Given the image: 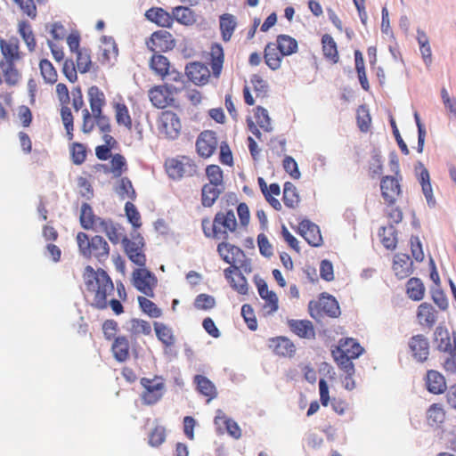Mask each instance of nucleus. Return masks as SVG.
Here are the masks:
<instances>
[{
  "label": "nucleus",
  "instance_id": "1",
  "mask_svg": "<svg viewBox=\"0 0 456 456\" xmlns=\"http://www.w3.org/2000/svg\"><path fill=\"white\" fill-rule=\"evenodd\" d=\"M86 296L90 305L96 309H106L108 297L114 293V284L108 273L99 268L94 270L91 265L86 266L83 273Z\"/></svg>",
  "mask_w": 456,
  "mask_h": 456
},
{
  "label": "nucleus",
  "instance_id": "2",
  "mask_svg": "<svg viewBox=\"0 0 456 456\" xmlns=\"http://www.w3.org/2000/svg\"><path fill=\"white\" fill-rule=\"evenodd\" d=\"M0 50L4 59L0 62L3 81L4 80L9 86H15L21 78V74L15 66V62L21 59L18 38L11 37L8 40L1 38Z\"/></svg>",
  "mask_w": 456,
  "mask_h": 456
},
{
  "label": "nucleus",
  "instance_id": "3",
  "mask_svg": "<svg viewBox=\"0 0 456 456\" xmlns=\"http://www.w3.org/2000/svg\"><path fill=\"white\" fill-rule=\"evenodd\" d=\"M77 243L81 256L87 259H96L104 263L110 256V248L108 241L101 235L91 238L83 232L77 234Z\"/></svg>",
  "mask_w": 456,
  "mask_h": 456
},
{
  "label": "nucleus",
  "instance_id": "4",
  "mask_svg": "<svg viewBox=\"0 0 456 456\" xmlns=\"http://www.w3.org/2000/svg\"><path fill=\"white\" fill-rule=\"evenodd\" d=\"M200 62L191 61L186 64L184 69V80H183V89L185 95L193 106L200 103Z\"/></svg>",
  "mask_w": 456,
  "mask_h": 456
},
{
  "label": "nucleus",
  "instance_id": "5",
  "mask_svg": "<svg viewBox=\"0 0 456 456\" xmlns=\"http://www.w3.org/2000/svg\"><path fill=\"white\" fill-rule=\"evenodd\" d=\"M140 384L142 387L140 397L143 404H156L163 397L166 390V385L161 377L155 376L152 379L142 378Z\"/></svg>",
  "mask_w": 456,
  "mask_h": 456
},
{
  "label": "nucleus",
  "instance_id": "6",
  "mask_svg": "<svg viewBox=\"0 0 456 456\" xmlns=\"http://www.w3.org/2000/svg\"><path fill=\"white\" fill-rule=\"evenodd\" d=\"M159 135L167 140L176 139L182 129L179 117L171 110H164L157 119Z\"/></svg>",
  "mask_w": 456,
  "mask_h": 456
},
{
  "label": "nucleus",
  "instance_id": "7",
  "mask_svg": "<svg viewBox=\"0 0 456 456\" xmlns=\"http://www.w3.org/2000/svg\"><path fill=\"white\" fill-rule=\"evenodd\" d=\"M309 314L312 318L318 319L326 314L329 317L336 318L340 314V308L336 298L330 295H322L319 301H310L308 304Z\"/></svg>",
  "mask_w": 456,
  "mask_h": 456
},
{
  "label": "nucleus",
  "instance_id": "8",
  "mask_svg": "<svg viewBox=\"0 0 456 456\" xmlns=\"http://www.w3.org/2000/svg\"><path fill=\"white\" fill-rule=\"evenodd\" d=\"M122 244L128 259L139 267H144L146 255L144 253L145 243L143 238L140 234L134 236L132 239L125 237L122 240Z\"/></svg>",
  "mask_w": 456,
  "mask_h": 456
},
{
  "label": "nucleus",
  "instance_id": "9",
  "mask_svg": "<svg viewBox=\"0 0 456 456\" xmlns=\"http://www.w3.org/2000/svg\"><path fill=\"white\" fill-rule=\"evenodd\" d=\"M165 166L168 175L174 179L191 176L197 171L196 164L186 156L167 159Z\"/></svg>",
  "mask_w": 456,
  "mask_h": 456
},
{
  "label": "nucleus",
  "instance_id": "10",
  "mask_svg": "<svg viewBox=\"0 0 456 456\" xmlns=\"http://www.w3.org/2000/svg\"><path fill=\"white\" fill-rule=\"evenodd\" d=\"M132 282L135 289L149 297H154V289L157 287V277L151 271L140 267L132 273Z\"/></svg>",
  "mask_w": 456,
  "mask_h": 456
},
{
  "label": "nucleus",
  "instance_id": "11",
  "mask_svg": "<svg viewBox=\"0 0 456 456\" xmlns=\"http://www.w3.org/2000/svg\"><path fill=\"white\" fill-rule=\"evenodd\" d=\"M228 229L231 232H234L237 227V221L235 218L234 212L232 210L227 211L225 214L217 213L212 224V236L215 238L227 239L228 235L226 231H222L221 228Z\"/></svg>",
  "mask_w": 456,
  "mask_h": 456
},
{
  "label": "nucleus",
  "instance_id": "12",
  "mask_svg": "<svg viewBox=\"0 0 456 456\" xmlns=\"http://www.w3.org/2000/svg\"><path fill=\"white\" fill-rule=\"evenodd\" d=\"M175 92L176 90L172 86H155L149 90V98L153 106L164 109L173 104Z\"/></svg>",
  "mask_w": 456,
  "mask_h": 456
},
{
  "label": "nucleus",
  "instance_id": "13",
  "mask_svg": "<svg viewBox=\"0 0 456 456\" xmlns=\"http://www.w3.org/2000/svg\"><path fill=\"white\" fill-rule=\"evenodd\" d=\"M154 330L158 339L162 343L164 353L168 355H175L176 338L172 328L163 322H154Z\"/></svg>",
  "mask_w": 456,
  "mask_h": 456
},
{
  "label": "nucleus",
  "instance_id": "14",
  "mask_svg": "<svg viewBox=\"0 0 456 456\" xmlns=\"http://www.w3.org/2000/svg\"><path fill=\"white\" fill-rule=\"evenodd\" d=\"M415 175L421 185L422 192L426 198L429 208H435L436 200L433 195V189L430 183V175L428 170L425 167L421 161L415 164Z\"/></svg>",
  "mask_w": 456,
  "mask_h": 456
},
{
  "label": "nucleus",
  "instance_id": "15",
  "mask_svg": "<svg viewBox=\"0 0 456 456\" xmlns=\"http://www.w3.org/2000/svg\"><path fill=\"white\" fill-rule=\"evenodd\" d=\"M147 46L153 53H161L172 50L175 46V41L172 35L165 30L154 32L149 41Z\"/></svg>",
  "mask_w": 456,
  "mask_h": 456
},
{
  "label": "nucleus",
  "instance_id": "16",
  "mask_svg": "<svg viewBox=\"0 0 456 456\" xmlns=\"http://www.w3.org/2000/svg\"><path fill=\"white\" fill-rule=\"evenodd\" d=\"M409 348L414 360L424 362L429 355V341L422 334L412 336L409 340Z\"/></svg>",
  "mask_w": 456,
  "mask_h": 456
},
{
  "label": "nucleus",
  "instance_id": "17",
  "mask_svg": "<svg viewBox=\"0 0 456 456\" xmlns=\"http://www.w3.org/2000/svg\"><path fill=\"white\" fill-rule=\"evenodd\" d=\"M298 232L313 247H320L322 244L319 226L308 219H304L299 223Z\"/></svg>",
  "mask_w": 456,
  "mask_h": 456
},
{
  "label": "nucleus",
  "instance_id": "18",
  "mask_svg": "<svg viewBox=\"0 0 456 456\" xmlns=\"http://www.w3.org/2000/svg\"><path fill=\"white\" fill-rule=\"evenodd\" d=\"M110 351L113 358L118 362H126L131 355L132 346L128 338L125 335H118L112 341Z\"/></svg>",
  "mask_w": 456,
  "mask_h": 456
},
{
  "label": "nucleus",
  "instance_id": "19",
  "mask_svg": "<svg viewBox=\"0 0 456 456\" xmlns=\"http://www.w3.org/2000/svg\"><path fill=\"white\" fill-rule=\"evenodd\" d=\"M217 251L222 259L230 265H236L246 256L244 251L229 242L223 241L218 244Z\"/></svg>",
  "mask_w": 456,
  "mask_h": 456
},
{
  "label": "nucleus",
  "instance_id": "20",
  "mask_svg": "<svg viewBox=\"0 0 456 456\" xmlns=\"http://www.w3.org/2000/svg\"><path fill=\"white\" fill-rule=\"evenodd\" d=\"M381 195L388 205L395 202V197L401 193V187L396 178L386 175L380 183Z\"/></svg>",
  "mask_w": 456,
  "mask_h": 456
},
{
  "label": "nucleus",
  "instance_id": "21",
  "mask_svg": "<svg viewBox=\"0 0 456 456\" xmlns=\"http://www.w3.org/2000/svg\"><path fill=\"white\" fill-rule=\"evenodd\" d=\"M208 64L211 67L212 74L216 78L221 75L224 61V48L219 43H213L210 52L208 53Z\"/></svg>",
  "mask_w": 456,
  "mask_h": 456
},
{
  "label": "nucleus",
  "instance_id": "22",
  "mask_svg": "<svg viewBox=\"0 0 456 456\" xmlns=\"http://www.w3.org/2000/svg\"><path fill=\"white\" fill-rule=\"evenodd\" d=\"M256 286L257 288L259 296L265 301V307H270L269 313H274L278 310V297L275 292L268 289L267 283L265 280L259 278L257 275L254 277Z\"/></svg>",
  "mask_w": 456,
  "mask_h": 456
},
{
  "label": "nucleus",
  "instance_id": "23",
  "mask_svg": "<svg viewBox=\"0 0 456 456\" xmlns=\"http://www.w3.org/2000/svg\"><path fill=\"white\" fill-rule=\"evenodd\" d=\"M413 263L410 256L403 253H398L394 257L393 270L399 279H404L412 273Z\"/></svg>",
  "mask_w": 456,
  "mask_h": 456
},
{
  "label": "nucleus",
  "instance_id": "24",
  "mask_svg": "<svg viewBox=\"0 0 456 456\" xmlns=\"http://www.w3.org/2000/svg\"><path fill=\"white\" fill-rule=\"evenodd\" d=\"M269 346L273 352L283 357H292L296 352V346L293 342L285 337H278L270 339Z\"/></svg>",
  "mask_w": 456,
  "mask_h": 456
},
{
  "label": "nucleus",
  "instance_id": "25",
  "mask_svg": "<svg viewBox=\"0 0 456 456\" xmlns=\"http://www.w3.org/2000/svg\"><path fill=\"white\" fill-rule=\"evenodd\" d=\"M288 325L292 332L303 338H314L315 336L313 323L308 320L288 321Z\"/></svg>",
  "mask_w": 456,
  "mask_h": 456
},
{
  "label": "nucleus",
  "instance_id": "26",
  "mask_svg": "<svg viewBox=\"0 0 456 456\" xmlns=\"http://www.w3.org/2000/svg\"><path fill=\"white\" fill-rule=\"evenodd\" d=\"M94 232H104L113 244H118L120 241V226L115 224L111 219H102Z\"/></svg>",
  "mask_w": 456,
  "mask_h": 456
},
{
  "label": "nucleus",
  "instance_id": "27",
  "mask_svg": "<svg viewBox=\"0 0 456 456\" xmlns=\"http://www.w3.org/2000/svg\"><path fill=\"white\" fill-rule=\"evenodd\" d=\"M112 108L114 110L117 124L131 131L133 127V121L126 103L123 101L113 102Z\"/></svg>",
  "mask_w": 456,
  "mask_h": 456
},
{
  "label": "nucleus",
  "instance_id": "28",
  "mask_svg": "<svg viewBox=\"0 0 456 456\" xmlns=\"http://www.w3.org/2000/svg\"><path fill=\"white\" fill-rule=\"evenodd\" d=\"M102 218L94 215L92 207L88 203H83L80 210L79 221L85 230L94 231Z\"/></svg>",
  "mask_w": 456,
  "mask_h": 456
},
{
  "label": "nucleus",
  "instance_id": "29",
  "mask_svg": "<svg viewBox=\"0 0 456 456\" xmlns=\"http://www.w3.org/2000/svg\"><path fill=\"white\" fill-rule=\"evenodd\" d=\"M87 96L92 113L103 111L106 105V96L97 86H92L88 88Z\"/></svg>",
  "mask_w": 456,
  "mask_h": 456
},
{
  "label": "nucleus",
  "instance_id": "30",
  "mask_svg": "<svg viewBox=\"0 0 456 456\" xmlns=\"http://www.w3.org/2000/svg\"><path fill=\"white\" fill-rule=\"evenodd\" d=\"M427 388L432 394H443L446 389V383L444 376L436 370H428L427 373Z\"/></svg>",
  "mask_w": 456,
  "mask_h": 456
},
{
  "label": "nucleus",
  "instance_id": "31",
  "mask_svg": "<svg viewBox=\"0 0 456 456\" xmlns=\"http://www.w3.org/2000/svg\"><path fill=\"white\" fill-rule=\"evenodd\" d=\"M332 356L334 358V361L346 375V379H350L353 378L354 374V366L352 362L353 357H351L349 354H346L341 350H332Z\"/></svg>",
  "mask_w": 456,
  "mask_h": 456
},
{
  "label": "nucleus",
  "instance_id": "32",
  "mask_svg": "<svg viewBox=\"0 0 456 456\" xmlns=\"http://www.w3.org/2000/svg\"><path fill=\"white\" fill-rule=\"evenodd\" d=\"M146 18L159 26L169 28L173 24L174 18L162 8H151L145 13Z\"/></svg>",
  "mask_w": 456,
  "mask_h": 456
},
{
  "label": "nucleus",
  "instance_id": "33",
  "mask_svg": "<svg viewBox=\"0 0 456 456\" xmlns=\"http://www.w3.org/2000/svg\"><path fill=\"white\" fill-rule=\"evenodd\" d=\"M276 46L281 56H289L297 52V41L289 35H279L276 38Z\"/></svg>",
  "mask_w": 456,
  "mask_h": 456
},
{
  "label": "nucleus",
  "instance_id": "34",
  "mask_svg": "<svg viewBox=\"0 0 456 456\" xmlns=\"http://www.w3.org/2000/svg\"><path fill=\"white\" fill-rule=\"evenodd\" d=\"M201 158H208L214 154L217 147V138L214 131L201 132Z\"/></svg>",
  "mask_w": 456,
  "mask_h": 456
},
{
  "label": "nucleus",
  "instance_id": "35",
  "mask_svg": "<svg viewBox=\"0 0 456 456\" xmlns=\"http://www.w3.org/2000/svg\"><path fill=\"white\" fill-rule=\"evenodd\" d=\"M219 24L222 39L224 42L230 41L237 27L235 16L230 13H224L219 18Z\"/></svg>",
  "mask_w": 456,
  "mask_h": 456
},
{
  "label": "nucleus",
  "instance_id": "36",
  "mask_svg": "<svg viewBox=\"0 0 456 456\" xmlns=\"http://www.w3.org/2000/svg\"><path fill=\"white\" fill-rule=\"evenodd\" d=\"M282 57L274 43H268L265 48L264 58L266 65L273 70L280 69Z\"/></svg>",
  "mask_w": 456,
  "mask_h": 456
},
{
  "label": "nucleus",
  "instance_id": "37",
  "mask_svg": "<svg viewBox=\"0 0 456 456\" xmlns=\"http://www.w3.org/2000/svg\"><path fill=\"white\" fill-rule=\"evenodd\" d=\"M434 342L436 345L437 350L441 352L450 353L453 351L449 332L442 326L436 328L434 332Z\"/></svg>",
  "mask_w": 456,
  "mask_h": 456
},
{
  "label": "nucleus",
  "instance_id": "38",
  "mask_svg": "<svg viewBox=\"0 0 456 456\" xmlns=\"http://www.w3.org/2000/svg\"><path fill=\"white\" fill-rule=\"evenodd\" d=\"M379 236L381 238V243L387 249H395L397 244V231L395 226L390 224L387 226L379 228Z\"/></svg>",
  "mask_w": 456,
  "mask_h": 456
},
{
  "label": "nucleus",
  "instance_id": "39",
  "mask_svg": "<svg viewBox=\"0 0 456 456\" xmlns=\"http://www.w3.org/2000/svg\"><path fill=\"white\" fill-rule=\"evenodd\" d=\"M220 421L225 425L226 431L231 436L235 439H239L241 436V430L238 423L232 419L226 418L222 410H217L215 417L216 425H219Z\"/></svg>",
  "mask_w": 456,
  "mask_h": 456
},
{
  "label": "nucleus",
  "instance_id": "40",
  "mask_svg": "<svg viewBox=\"0 0 456 456\" xmlns=\"http://www.w3.org/2000/svg\"><path fill=\"white\" fill-rule=\"evenodd\" d=\"M150 68L156 75L164 78L168 74L170 62L166 56L155 53L151 58Z\"/></svg>",
  "mask_w": 456,
  "mask_h": 456
},
{
  "label": "nucleus",
  "instance_id": "41",
  "mask_svg": "<svg viewBox=\"0 0 456 456\" xmlns=\"http://www.w3.org/2000/svg\"><path fill=\"white\" fill-rule=\"evenodd\" d=\"M224 190V187L204 184L201 188V204L204 207H211Z\"/></svg>",
  "mask_w": 456,
  "mask_h": 456
},
{
  "label": "nucleus",
  "instance_id": "42",
  "mask_svg": "<svg viewBox=\"0 0 456 456\" xmlns=\"http://www.w3.org/2000/svg\"><path fill=\"white\" fill-rule=\"evenodd\" d=\"M336 349L343 351L353 358H358L364 351L363 347L351 338L340 339L339 346Z\"/></svg>",
  "mask_w": 456,
  "mask_h": 456
},
{
  "label": "nucleus",
  "instance_id": "43",
  "mask_svg": "<svg viewBox=\"0 0 456 456\" xmlns=\"http://www.w3.org/2000/svg\"><path fill=\"white\" fill-rule=\"evenodd\" d=\"M436 312L434 307L428 303H422L418 307V318L420 324H426L432 327L436 322Z\"/></svg>",
  "mask_w": 456,
  "mask_h": 456
},
{
  "label": "nucleus",
  "instance_id": "44",
  "mask_svg": "<svg viewBox=\"0 0 456 456\" xmlns=\"http://www.w3.org/2000/svg\"><path fill=\"white\" fill-rule=\"evenodd\" d=\"M406 292L408 297L414 300L419 301L424 297L425 287L419 278H411L406 284Z\"/></svg>",
  "mask_w": 456,
  "mask_h": 456
},
{
  "label": "nucleus",
  "instance_id": "45",
  "mask_svg": "<svg viewBox=\"0 0 456 456\" xmlns=\"http://www.w3.org/2000/svg\"><path fill=\"white\" fill-rule=\"evenodd\" d=\"M282 200L285 206L289 208H295L299 202L297 190L291 182H286L283 185Z\"/></svg>",
  "mask_w": 456,
  "mask_h": 456
},
{
  "label": "nucleus",
  "instance_id": "46",
  "mask_svg": "<svg viewBox=\"0 0 456 456\" xmlns=\"http://www.w3.org/2000/svg\"><path fill=\"white\" fill-rule=\"evenodd\" d=\"M40 73L46 84L53 85L58 80V73L53 63L47 59H42L39 62Z\"/></svg>",
  "mask_w": 456,
  "mask_h": 456
},
{
  "label": "nucleus",
  "instance_id": "47",
  "mask_svg": "<svg viewBox=\"0 0 456 456\" xmlns=\"http://www.w3.org/2000/svg\"><path fill=\"white\" fill-rule=\"evenodd\" d=\"M322 51L326 58L331 60L334 63L338 61V53L337 44L329 34H325L322 37Z\"/></svg>",
  "mask_w": 456,
  "mask_h": 456
},
{
  "label": "nucleus",
  "instance_id": "48",
  "mask_svg": "<svg viewBox=\"0 0 456 456\" xmlns=\"http://www.w3.org/2000/svg\"><path fill=\"white\" fill-rule=\"evenodd\" d=\"M19 33L21 36L22 39L24 40L25 44L27 45L28 51H35L37 42L30 24L27 21H20L19 23Z\"/></svg>",
  "mask_w": 456,
  "mask_h": 456
},
{
  "label": "nucleus",
  "instance_id": "49",
  "mask_svg": "<svg viewBox=\"0 0 456 456\" xmlns=\"http://www.w3.org/2000/svg\"><path fill=\"white\" fill-rule=\"evenodd\" d=\"M114 177H120L127 171V163L125 157L119 153L111 156L110 168L109 170Z\"/></svg>",
  "mask_w": 456,
  "mask_h": 456
},
{
  "label": "nucleus",
  "instance_id": "50",
  "mask_svg": "<svg viewBox=\"0 0 456 456\" xmlns=\"http://www.w3.org/2000/svg\"><path fill=\"white\" fill-rule=\"evenodd\" d=\"M76 64L77 70L80 73H86L91 69L92 60L90 51L86 48H82L81 51L76 53Z\"/></svg>",
  "mask_w": 456,
  "mask_h": 456
},
{
  "label": "nucleus",
  "instance_id": "51",
  "mask_svg": "<svg viewBox=\"0 0 456 456\" xmlns=\"http://www.w3.org/2000/svg\"><path fill=\"white\" fill-rule=\"evenodd\" d=\"M117 193L123 200L126 198L134 200L136 198V192L133 187L132 182L128 177H122L119 180L118 185L117 187Z\"/></svg>",
  "mask_w": 456,
  "mask_h": 456
},
{
  "label": "nucleus",
  "instance_id": "52",
  "mask_svg": "<svg viewBox=\"0 0 456 456\" xmlns=\"http://www.w3.org/2000/svg\"><path fill=\"white\" fill-rule=\"evenodd\" d=\"M70 158L75 165H82L86 159V148L83 143L72 142L69 146Z\"/></svg>",
  "mask_w": 456,
  "mask_h": 456
},
{
  "label": "nucleus",
  "instance_id": "53",
  "mask_svg": "<svg viewBox=\"0 0 456 456\" xmlns=\"http://www.w3.org/2000/svg\"><path fill=\"white\" fill-rule=\"evenodd\" d=\"M206 176L209 181L208 184L224 186V176L221 167L217 165H209L206 167Z\"/></svg>",
  "mask_w": 456,
  "mask_h": 456
},
{
  "label": "nucleus",
  "instance_id": "54",
  "mask_svg": "<svg viewBox=\"0 0 456 456\" xmlns=\"http://www.w3.org/2000/svg\"><path fill=\"white\" fill-rule=\"evenodd\" d=\"M125 212L129 223L133 225V227L138 229L142 226L141 215L136 207L131 201H127L125 204Z\"/></svg>",
  "mask_w": 456,
  "mask_h": 456
},
{
  "label": "nucleus",
  "instance_id": "55",
  "mask_svg": "<svg viewBox=\"0 0 456 456\" xmlns=\"http://www.w3.org/2000/svg\"><path fill=\"white\" fill-rule=\"evenodd\" d=\"M427 418L431 426H436L444 420V411L441 406L434 403L428 410Z\"/></svg>",
  "mask_w": 456,
  "mask_h": 456
},
{
  "label": "nucleus",
  "instance_id": "56",
  "mask_svg": "<svg viewBox=\"0 0 456 456\" xmlns=\"http://www.w3.org/2000/svg\"><path fill=\"white\" fill-rule=\"evenodd\" d=\"M256 122L261 128H263L266 132L273 131V126L271 125V118L269 117L268 111L266 109L257 106L255 113Z\"/></svg>",
  "mask_w": 456,
  "mask_h": 456
},
{
  "label": "nucleus",
  "instance_id": "57",
  "mask_svg": "<svg viewBox=\"0 0 456 456\" xmlns=\"http://www.w3.org/2000/svg\"><path fill=\"white\" fill-rule=\"evenodd\" d=\"M174 17L182 24L189 25L194 21L191 10L188 7L178 6L173 11Z\"/></svg>",
  "mask_w": 456,
  "mask_h": 456
},
{
  "label": "nucleus",
  "instance_id": "58",
  "mask_svg": "<svg viewBox=\"0 0 456 456\" xmlns=\"http://www.w3.org/2000/svg\"><path fill=\"white\" fill-rule=\"evenodd\" d=\"M138 302L142 310L149 316L158 318L161 315V310L149 298L139 297Z\"/></svg>",
  "mask_w": 456,
  "mask_h": 456
},
{
  "label": "nucleus",
  "instance_id": "59",
  "mask_svg": "<svg viewBox=\"0 0 456 456\" xmlns=\"http://www.w3.org/2000/svg\"><path fill=\"white\" fill-rule=\"evenodd\" d=\"M166 428L163 426H156L149 435V444L158 447L166 440Z\"/></svg>",
  "mask_w": 456,
  "mask_h": 456
},
{
  "label": "nucleus",
  "instance_id": "60",
  "mask_svg": "<svg viewBox=\"0 0 456 456\" xmlns=\"http://www.w3.org/2000/svg\"><path fill=\"white\" fill-rule=\"evenodd\" d=\"M370 170L373 175H379L383 171V162L381 151L378 148H374L371 151V161L370 164Z\"/></svg>",
  "mask_w": 456,
  "mask_h": 456
},
{
  "label": "nucleus",
  "instance_id": "61",
  "mask_svg": "<svg viewBox=\"0 0 456 456\" xmlns=\"http://www.w3.org/2000/svg\"><path fill=\"white\" fill-rule=\"evenodd\" d=\"M217 389L213 382L201 375V395L207 396V403L217 396Z\"/></svg>",
  "mask_w": 456,
  "mask_h": 456
},
{
  "label": "nucleus",
  "instance_id": "62",
  "mask_svg": "<svg viewBox=\"0 0 456 456\" xmlns=\"http://www.w3.org/2000/svg\"><path fill=\"white\" fill-rule=\"evenodd\" d=\"M62 73L70 82L75 83L77 80V68L72 59H66L62 65Z\"/></svg>",
  "mask_w": 456,
  "mask_h": 456
},
{
  "label": "nucleus",
  "instance_id": "63",
  "mask_svg": "<svg viewBox=\"0 0 456 456\" xmlns=\"http://www.w3.org/2000/svg\"><path fill=\"white\" fill-rule=\"evenodd\" d=\"M131 331L134 335H150L151 333V326L147 321L133 319L131 321Z\"/></svg>",
  "mask_w": 456,
  "mask_h": 456
},
{
  "label": "nucleus",
  "instance_id": "64",
  "mask_svg": "<svg viewBox=\"0 0 456 456\" xmlns=\"http://www.w3.org/2000/svg\"><path fill=\"white\" fill-rule=\"evenodd\" d=\"M95 120V126L99 128L101 133H110L111 125L110 118L103 114V111L92 113Z\"/></svg>",
  "mask_w": 456,
  "mask_h": 456
}]
</instances>
